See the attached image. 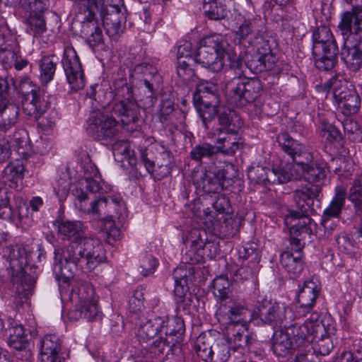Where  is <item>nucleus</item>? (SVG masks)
I'll return each mask as SVG.
<instances>
[{"label": "nucleus", "mask_w": 362, "mask_h": 362, "mask_svg": "<svg viewBox=\"0 0 362 362\" xmlns=\"http://www.w3.org/2000/svg\"><path fill=\"white\" fill-rule=\"evenodd\" d=\"M277 141L284 152L292 158L294 178L303 177L308 182L316 183L320 187L326 178L325 167L321 165H311V153L304 145L292 139L288 133L279 134L277 136Z\"/></svg>", "instance_id": "7ed1b4c3"}, {"label": "nucleus", "mask_w": 362, "mask_h": 362, "mask_svg": "<svg viewBox=\"0 0 362 362\" xmlns=\"http://www.w3.org/2000/svg\"><path fill=\"white\" fill-rule=\"evenodd\" d=\"M177 325L178 326L177 330L170 329L169 331L165 329L163 332L165 337L162 336L161 333L158 339L153 341L152 344L153 349L159 354H162L166 347H172L176 344L180 343L182 341V334L184 332L183 324L181 322H177Z\"/></svg>", "instance_id": "cd10ccee"}, {"label": "nucleus", "mask_w": 362, "mask_h": 362, "mask_svg": "<svg viewBox=\"0 0 362 362\" xmlns=\"http://www.w3.org/2000/svg\"><path fill=\"white\" fill-rule=\"evenodd\" d=\"M158 265V260L150 254H145L140 259L139 270L144 276L154 273Z\"/></svg>", "instance_id": "bf43d9fd"}, {"label": "nucleus", "mask_w": 362, "mask_h": 362, "mask_svg": "<svg viewBox=\"0 0 362 362\" xmlns=\"http://www.w3.org/2000/svg\"><path fill=\"white\" fill-rule=\"evenodd\" d=\"M25 168L21 160L10 162L2 171L4 182L11 188H18L23 180Z\"/></svg>", "instance_id": "bb28decb"}, {"label": "nucleus", "mask_w": 362, "mask_h": 362, "mask_svg": "<svg viewBox=\"0 0 362 362\" xmlns=\"http://www.w3.org/2000/svg\"><path fill=\"white\" fill-rule=\"evenodd\" d=\"M256 47L252 62L259 71H269L274 68L277 57L272 52L269 41L262 37H256V42H253Z\"/></svg>", "instance_id": "f3484780"}, {"label": "nucleus", "mask_w": 362, "mask_h": 362, "mask_svg": "<svg viewBox=\"0 0 362 362\" xmlns=\"http://www.w3.org/2000/svg\"><path fill=\"white\" fill-rule=\"evenodd\" d=\"M194 349L197 356L203 361H209V359H211L213 347L210 340L206 338L205 334L198 336L194 344Z\"/></svg>", "instance_id": "8fccbe9b"}, {"label": "nucleus", "mask_w": 362, "mask_h": 362, "mask_svg": "<svg viewBox=\"0 0 362 362\" xmlns=\"http://www.w3.org/2000/svg\"><path fill=\"white\" fill-rule=\"evenodd\" d=\"M72 299L76 302V307L80 311L81 317L88 321L97 320L100 315L98 298L93 286L87 283H82L73 291Z\"/></svg>", "instance_id": "6e6552de"}, {"label": "nucleus", "mask_w": 362, "mask_h": 362, "mask_svg": "<svg viewBox=\"0 0 362 362\" xmlns=\"http://www.w3.org/2000/svg\"><path fill=\"white\" fill-rule=\"evenodd\" d=\"M218 123L223 126L221 129H235L240 127L241 122L235 112L230 109L224 108L218 115Z\"/></svg>", "instance_id": "603ef678"}, {"label": "nucleus", "mask_w": 362, "mask_h": 362, "mask_svg": "<svg viewBox=\"0 0 362 362\" xmlns=\"http://www.w3.org/2000/svg\"><path fill=\"white\" fill-rule=\"evenodd\" d=\"M24 201L21 199L19 204L15 208L10 205L8 190L4 183L0 182V218L16 224L20 223L25 214H23Z\"/></svg>", "instance_id": "412c9836"}, {"label": "nucleus", "mask_w": 362, "mask_h": 362, "mask_svg": "<svg viewBox=\"0 0 362 362\" xmlns=\"http://www.w3.org/2000/svg\"><path fill=\"white\" fill-rule=\"evenodd\" d=\"M35 119L37 120L38 127L45 133H48L55 127L59 119V115L57 110L52 109Z\"/></svg>", "instance_id": "3c124183"}, {"label": "nucleus", "mask_w": 362, "mask_h": 362, "mask_svg": "<svg viewBox=\"0 0 362 362\" xmlns=\"http://www.w3.org/2000/svg\"><path fill=\"white\" fill-rule=\"evenodd\" d=\"M232 28L235 37L240 41L245 40L253 30L250 19L245 18L240 13H236L234 16Z\"/></svg>", "instance_id": "79ce46f5"}, {"label": "nucleus", "mask_w": 362, "mask_h": 362, "mask_svg": "<svg viewBox=\"0 0 362 362\" xmlns=\"http://www.w3.org/2000/svg\"><path fill=\"white\" fill-rule=\"evenodd\" d=\"M308 212L291 210L285 217V223L291 228V233H305L310 234L313 226L315 225L313 219L308 215Z\"/></svg>", "instance_id": "5701e85b"}, {"label": "nucleus", "mask_w": 362, "mask_h": 362, "mask_svg": "<svg viewBox=\"0 0 362 362\" xmlns=\"http://www.w3.org/2000/svg\"><path fill=\"white\" fill-rule=\"evenodd\" d=\"M320 291V286L317 281L313 279L304 281L298 295L300 305L297 312L299 316H305L307 313L311 312Z\"/></svg>", "instance_id": "aec40b11"}, {"label": "nucleus", "mask_w": 362, "mask_h": 362, "mask_svg": "<svg viewBox=\"0 0 362 362\" xmlns=\"http://www.w3.org/2000/svg\"><path fill=\"white\" fill-rule=\"evenodd\" d=\"M204 10L206 16L211 20H220L227 15V10L223 0L204 1Z\"/></svg>", "instance_id": "a18cd8bd"}, {"label": "nucleus", "mask_w": 362, "mask_h": 362, "mask_svg": "<svg viewBox=\"0 0 362 362\" xmlns=\"http://www.w3.org/2000/svg\"><path fill=\"white\" fill-rule=\"evenodd\" d=\"M106 260L105 250L97 239L83 237L64 249L54 251V273L59 281L66 282L77 267L90 272Z\"/></svg>", "instance_id": "f257e3e1"}, {"label": "nucleus", "mask_w": 362, "mask_h": 362, "mask_svg": "<svg viewBox=\"0 0 362 362\" xmlns=\"http://www.w3.org/2000/svg\"><path fill=\"white\" fill-rule=\"evenodd\" d=\"M351 6V11L341 13L339 28L341 34L362 33V0H347Z\"/></svg>", "instance_id": "2eb2a0df"}, {"label": "nucleus", "mask_w": 362, "mask_h": 362, "mask_svg": "<svg viewBox=\"0 0 362 362\" xmlns=\"http://www.w3.org/2000/svg\"><path fill=\"white\" fill-rule=\"evenodd\" d=\"M224 59H226L224 60V68L233 69L235 74L238 76L237 78H241L240 76L243 74L244 65L240 57L235 53L226 49Z\"/></svg>", "instance_id": "5fc2aeb1"}, {"label": "nucleus", "mask_w": 362, "mask_h": 362, "mask_svg": "<svg viewBox=\"0 0 362 362\" xmlns=\"http://www.w3.org/2000/svg\"><path fill=\"white\" fill-rule=\"evenodd\" d=\"M338 52H331L329 50L322 51V56L315 59V66L322 71L332 69L337 64V54Z\"/></svg>", "instance_id": "4d7b16f0"}, {"label": "nucleus", "mask_w": 362, "mask_h": 362, "mask_svg": "<svg viewBox=\"0 0 362 362\" xmlns=\"http://www.w3.org/2000/svg\"><path fill=\"white\" fill-rule=\"evenodd\" d=\"M71 182L69 179L59 178L54 186V191L59 202L64 201L69 192Z\"/></svg>", "instance_id": "0e129e2a"}, {"label": "nucleus", "mask_w": 362, "mask_h": 362, "mask_svg": "<svg viewBox=\"0 0 362 362\" xmlns=\"http://www.w3.org/2000/svg\"><path fill=\"white\" fill-rule=\"evenodd\" d=\"M281 264L288 273L297 276L301 273L303 269V262L301 258V254L295 255L291 251H284L281 255Z\"/></svg>", "instance_id": "4c0bfd02"}, {"label": "nucleus", "mask_w": 362, "mask_h": 362, "mask_svg": "<svg viewBox=\"0 0 362 362\" xmlns=\"http://www.w3.org/2000/svg\"><path fill=\"white\" fill-rule=\"evenodd\" d=\"M292 177L294 178V173L292 165L290 164L279 168H272V170L267 168L265 184L286 183L291 180Z\"/></svg>", "instance_id": "58836bf2"}, {"label": "nucleus", "mask_w": 362, "mask_h": 362, "mask_svg": "<svg viewBox=\"0 0 362 362\" xmlns=\"http://www.w3.org/2000/svg\"><path fill=\"white\" fill-rule=\"evenodd\" d=\"M320 136L329 142H333L339 136V130L332 124L322 122L320 131Z\"/></svg>", "instance_id": "338daca9"}, {"label": "nucleus", "mask_w": 362, "mask_h": 362, "mask_svg": "<svg viewBox=\"0 0 362 362\" xmlns=\"http://www.w3.org/2000/svg\"><path fill=\"white\" fill-rule=\"evenodd\" d=\"M87 210H83V212L91 214L95 216V218L98 219L103 215H108L111 213L110 210V202L107 198H100L87 205Z\"/></svg>", "instance_id": "09e8293b"}, {"label": "nucleus", "mask_w": 362, "mask_h": 362, "mask_svg": "<svg viewBox=\"0 0 362 362\" xmlns=\"http://www.w3.org/2000/svg\"><path fill=\"white\" fill-rule=\"evenodd\" d=\"M117 125L112 115L94 111L89 117L87 130L96 139H112L118 133Z\"/></svg>", "instance_id": "9b49d317"}, {"label": "nucleus", "mask_w": 362, "mask_h": 362, "mask_svg": "<svg viewBox=\"0 0 362 362\" xmlns=\"http://www.w3.org/2000/svg\"><path fill=\"white\" fill-rule=\"evenodd\" d=\"M214 96H218L217 86L212 83L206 82L197 87V93L194 95V103L195 100L202 101L204 98L207 100H213Z\"/></svg>", "instance_id": "6e6d98bb"}, {"label": "nucleus", "mask_w": 362, "mask_h": 362, "mask_svg": "<svg viewBox=\"0 0 362 362\" xmlns=\"http://www.w3.org/2000/svg\"><path fill=\"white\" fill-rule=\"evenodd\" d=\"M226 94L230 103L237 106L254 102L262 91L261 81L255 78H234L226 83Z\"/></svg>", "instance_id": "39448f33"}, {"label": "nucleus", "mask_w": 362, "mask_h": 362, "mask_svg": "<svg viewBox=\"0 0 362 362\" xmlns=\"http://www.w3.org/2000/svg\"><path fill=\"white\" fill-rule=\"evenodd\" d=\"M318 185L307 184L294 192V200L297 208L303 212H309L313 199L319 195Z\"/></svg>", "instance_id": "a878e982"}, {"label": "nucleus", "mask_w": 362, "mask_h": 362, "mask_svg": "<svg viewBox=\"0 0 362 362\" xmlns=\"http://www.w3.org/2000/svg\"><path fill=\"white\" fill-rule=\"evenodd\" d=\"M12 146L21 155L27 153L28 139L26 132L23 129L16 131L12 137Z\"/></svg>", "instance_id": "13d9d810"}, {"label": "nucleus", "mask_w": 362, "mask_h": 362, "mask_svg": "<svg viewBox=\"0 0 362 362\" xmlns=\"http://www.w3.org/2000/svg\"><path fill=\"white\" fill-rule=\"evenodd\" d=\"M31 99H27L23 103V111L34 118L39 117L47 111L49 103L35 90L31 91Z\"/></svg>", "instance_id": "c756f323"}, {"label": "nucleus", "mask_w": 362, "mask_h": 362, "mask_svg": "<svg viewBox=\"0 0 362 362\" xmlns=\"http://www.w3.org/2000/svg\"><path fill=\"white\" fill-rule=\"evenodd\" d=\"M62 342L55 334H45L40 342L39 362H64L59 356Z\"/></svg>", "instance_id": "6ab92c4d"}, {"label": "nucleus", "mask_w": 362, "mask_h": 362, "mask_svg": "<svg viewBox=\"0 0 362 362\" xmlns=\"http://www.w3.org/2000/svg\"><path fill=\"white\" fill-rule=\"evenodd\" d=\"M206 233L204 230L194 228L191 230L188 239L190 249L186 255L189 257L192 264L200 262L205 258L213 259L218 253V245L211 241H205Z\"/></svg>", "instance_id": "0eeeda50"}, {"label": "nucleus", "mask_w": 362, "mask_h": 362, "mask_svg": "<svg viewBox=\"0 0 362 362\" xmlns=\"http://www.w3.org/2000/svg\"><path fill=\"white\" fill-rule=\"evenodd\" d=\"M19 51L16 36L11 33L6 26L0 28V60L4 66H13Z\"/></svg>", "instance_id": "a211bd4d"}, {"label": "nucleus", "mask_w": 362, "mask_h": 362, "mask_svg": "<svg viewBox=\"0 0 362 362\" xmlns=\"http://www.w3.org/2000/svg\"><path fill=\"white\" fill-rule=\"evenodd\" d=\"M233 332L232 337L229 338L228 346L233 354H243L245 352V346L248 345L249 338L247 334V326L241 325L238 327L233 329L228 327Z\"/></svg>", "instance_id": "f704fd0d"}, {"label": "nucleus", "mask_w": 362, "mask_h": 362, "mask_svg": "<svg viewBox=\"0 0 362 362\" xmlns=\"http://www.w3.org/2000/svg\"><path fill=\"white\" fill-rule=\"evenodd\" d=\"M296 345L286 328L276 330L273 335L272 349L278 356H286Z\"/></svg>", "instance_id": "7c9ffc66"}, {"label": "nucleus", "mask_w": 362, "mask_h": 362, "mask_svg": "<svg viewBox=\"0 0 362 362\" xmlns=\"http://www.w3.org/2000/svg\"><path fill=\"white\" fill-rule=\"evenodd\" d=\"M112 153L117 162L127 161L128 165L132 167L136 165V159L134 151L131 149L129 143L124 141L115 142L112 146Z\"/></svg>", "instance_id": "c9c22d12"}, {"label": "nucleus", "mask_w": 362, "mask_h": 362, "mask_svg": "<svg viewBox=\"0 0 362 362\" xmlns=\"http://www.w3.org/2000/svg\"><path fill=\"white\" fill-rule=\"evenodd\" d=\"M79 13H84L82 32L88 35V42L91 47L100 45L103 41L101 28L94 21L96 11L103 16V25L107 33L117 34L120 28L119 4L120 0H74Z\"/></svg>", "instance_id": "f03ea898"}, {"label": "nucleus", "mask_w": 362, "mask_h": 362, "mask_svg": "<svg viewBox=\"0 0 362 362\" xmlns=\"http://www.w3.org/2000/svg\"><path fill=\"white\" fill-rule=\"evenodd\" d=\"M346 189L341 186L335 187V193L329 206L325 209L323 216L325 218L338 217L345 204Z\"/></svg>", "instance_id": "72a5a7b5"}, {"label": "nucleus", "mask_w": 362, "mask_h": 362, "mask_svg": "<svg viewBox=\"0 0 362 362\" xmlns=\"http://www.w3.org/2000/svg\"><path fill=\"white\" fill-rule=\"evenodd\" d=\"M18 115V107L10 102L6 86L0 83V129L6 131L14 126Z\"/></svg>", "instance_id": "dca6fc26"}, {"label": "nucleus", "mask_w": 362, "mask_h": 362, "mask_svg": "<svg viewBox=\"0 0 362 362\" xmlns=\"http://www.w3.org/2000/svg\"><path fill=\"white\" fill-rule=\"evenodd\" d=\"M58 233L63 239L80 240L84 235L83 226L81 221H61L58 223Z\"/></svg>", "instance_id": "2f4dec72"}, {"label": "nucleus", "mask_w": 362, "mask_h": 362, "mask_svg": "<svg viewBox=\"0 0 362 362\" xmlns=\"http://www.w3.org/2000/svg\"><path fill=\"white\" fill-rule=\"evenodd\" d=\"M5 331L8 337V343L10 346L17 350H21L25 346L28 339L24 328L21 325L14 322L11 327L6 329Z\"/></svg>", "instance_id": "e433bc0d"}, {"label": "nucleus", "mask_w": 362, "mask_h": 362, "mask_svg": "<svg viewBox=\"0 0 362 362\" xmlns=\"http://www.w3.org/2000/svg\"><path fill=\"white\" fill-rule=\"evenodd\" d=\"M187 266L177 267L173 272V278L175 279L174 293L178 298L177 301H182V298L188 292L187 270Z\"/></svg>", "instance_id": "a19ab883"}, {"label": "nucleus", "mask_w": 362, "mask_h": 362, "mask_svg": "<svg viewBox=\"0 0 362 362\" xmlns=\"http://www.w3.org/2000/svg\"><path fill=\"white\" fill-rule=\"evenodd\" d=\"M256 315L264 323L273 327H283L287 321H293L297 316L287 305L267 299L258 301Z\"/></svg>", "instance_id": "423d86ee"}, {"label": "nucleus", "mask_w": 362, "mask_h": 362, "mask_svg": "<svg viewBox=\"0 0 362 362\" xmlns=\"http://www.w3.org/2000/svg\"><path fill=\"white\" fill-rule=\"evenodd\" d=\"M116 100L111 107L112 113L120 118L124 125L135 123L139 119V108L132 99V93L127 85L116 93Z\"/></svg>", "instance_id": "1a4fd4ad"}, {"label": "nucleus", "mask_w": 362, "mask_h": 362, "mask_svg": "<svg viewBox=\"0 0 362 362\" xmlns=\"http://www.w3.org/2000/svg\"><path fill=\"white\" fill-rule=\"evenodd\" d=\"M192 60L180 59L177 60L176 71L178 76L184 81L189 80L194 76V70L190 66Z\"/></svg>", "instance_id": "e2e57ef3"}, {"label": "nucleus", "mask_w": 362, "mask_h": 362, "mask_svg": "<svg viewBox=\"0 0 362 362\" xmlns=\"http://www.w3.org/2000/svg\"><path fill=\"white\" fill-rule=\"evenodd\" d=\"M354 30L350 33L341 34L344 37V46L341 48V59L346 67L352 71H358L362 64V51L360 48L361 37Z\"/></svg>", "instance_id": "ddd939ff"}, {"label": "nucleus", "mask_w": 362, "mask_h": 362, "mask_svg": "<svg viewBox=\"0 0 362 362\" xmlns=\"http://www.w3.org/2000/svg\"><path fill=\"white\" fill-rule=\"evenodd\" d=\"M252 316L253 314L250 310L240 304L233 305L225 315L226 323L233 327L247 326V322L252 320Z\"/></svg>", "instance_id": "c85d7f7f"}, {"label": "nucleus", "mask_w": 362, "mask_h": 362, "mask_svg": "<svg viewBox=\"0 0 362 362\" xmlns=\"http://www.w3.org/2000/svg\"><path fill=\"white\" fill-rule=\"evenodd\" d=\"M228 44L223 36L212 34L200 40L194 54V61L214 72L224 69V54Z\"/></svg>", "instance_id": "20e7f679"}, {"label": "nucleus", "mask_w": 362, "mask_h": 362, "mask_svg": "<svg viewBox=\"0 0 362 362\" xmlns=\"http://www.w3.org/2000/svg\"><path fill=\"white\" fill-rule=\"evenodd\" d=\"M168 315L155 316L141 324L138 329L137 336L139 340L144 342L149 341L158 334L163 333L165 329H169Z\"/></svg>", "instance_id": "4be33fe9"}, {"label": "nucleus", "mask_w": 362, "mask_h": 362, "mask_svg": "<svg viewBox=\"0 0 362 362\" xmlns=\"http://www.w3.org/2000/svg\"><path fill=\"white\" fill-rule=\"evenodd\" d=\"M207 137L214 140L217 153L232 155L243 146L241 137L235 129L217 128L214 132H208Z\"/></svg>", "instance_id": "4468645a"}, {"label": "nucleus", "mask_w": 362, "mask_h": 362, "mask_svg": "<svg viewBox=\"0 0 362 362\" xmlns=\"http://www.w3.org/2000/svg\"><path fill=\"white\" fill-rule=\"evenodd\" d=\"M347 84L348 82L342 76L337 75L330 78L325 86L332 90L333 95L337 100H342L346 97Z\"/></svg>", "instance_id": "49530a36"}, {"label": "nucleus", "mask_w": 362, "mask_h": 362, "mask_svg": "<svg viewBox=\"0 0 362 362\" xmlns=\"http://www.w3.org/2000/svg\"><path fill=\"white\" fill-rule=\"evenodd\" d=\"M62 66L66 80L71 89H82L86 84V78L80 59L72 47H66L62 59Z\"/></svg>", "instance_id": "9d476101"}, {"label": "nucleus", "mask_w": 362, "mask_h": 362, "mask_svg": "<svg viewBox=\"0 0 362 362\" xmlns=\"http://www.w3.org/2000/svg\"><path fill=\"white\" fill-rule=\"evenodd\" d=\"M313 51L315 54L320 50H329L334 54L338 47L330 29L327 26L318 27L313 34Z\"/></svg>", "instance_id": "b1692460"}, {"label": "nucleus", "mask_w": 362, "mask_h": 362, "mask_svg": "<svg viewBox=\"0 0 362 362\" xmlns=\"http://www.w3.org/2000/svg\"><path fill=\"white\" fill-rule=\"evenodd\" d=\"M333 332L326 333L325 329L318 334V337L313 338L314 349L322 355H327L334 347L332 337Z\"/></svg>", "instance_id": "de8ad7c7"}, {"label": "nucleus", "mask_w": 362, "mask_h": 362, "mask_svg": "<svg viewBox=\"0 0 362 362\" xmlns=\"http://www.w3.org/2000/svg\"><path fill=\"white\" fill-rule=\"evenodd\" d=\"M216 148L214 146L208 143L196 145L190 152L192 160L200 161L203 158H210L216 153Z\"/></svg>", "instance_id": "864d4df0"}, {"label": "nucleus", "mask_w": 362, "mask_h": 362, "mask_svg": "<svg viewBox=\"0 0 362 362\" xmlns=\"http://www.w3.org/2000/svg\"><path fill=\"white\" fill-rule=\"evenodd\" d=\"M219 102V97L214 96L213 100H207V98H204L203 100H195V103H194V107L199 117L202 119L204 125H206V122L214 118L219 111L217 109Z\"/></svg>", "instance_id": "473e14b6"}, {"label": "nucleus", "mask_w": 362, "mask_h": 362, "mask_svg": "<svg viewBox=\"0 0 362 362\" xmlns=\"http://www.w3.org/2000/svg\"><path fill=\"white\" fill-rule=\"evenodd\" d=\"M224 171L217 166H209L202 175V188L208 193H215L223 188Z\"/></svg>", "instance_id": "393cba45"}, {"label": "nucleus", "mask_w": 362, "mask_h": 362, "mask_svg": "<svg viewBox=\"0 0 362 362\" xmlns=\"http://www.w3.org/2000/svg\"><path fill=\"white\" fill-rule=\"evenodd\" d=\"M25 23L27 25V33L34 37H40L47 31L45 20L42 15V12H30Z\"/></svg>", "instance_id": "ea45409f"}, {"label": "nucleus", "mask_w": 362, "mask_h": 362, "mask_svg": "<svg viewBox=\"0 0 362 362\" xmlns=\"http://www.w3.org/2000/svg\"><path fill=\"white\" fill-rule=\"evenodd\" d=\"M144 294L142 291L136 289L129 300V309L131 313H137L144 308Z\"/></svg>", "instance_id": "69168bd1"}, {"label": "nucleus", "mask_w": 362, "mask_h": 362, "mask_svg": "<svg viewBox=\"0 0 362 362\" xmlns=\"http://www.w3.org/2000/svg\"><path fill=\"white\" fill-rule=\"evenodd\" d=\"M292 322L287 321L283 327L286 328L296 346L305 342H313V338H317L318 334L324 331V325L317 320H306L302 325L291 324Z\"/></svg>", "instance_id": "f8f14e48"}, {"label": "nucleus", "mask_w": 362, "mask_h": 362, "mask_svg": "<svg viewBox=\"0 0 362 362\" xmlns=\"http://www.w3.org/2000/svg\"><path fill=\"white\" fill-rule=\"evenodd\" d=\"M11 266L13 268L22 269L28 263V253L24 246L13 245L7 249Z\"/></svg>", "instance_id": "c03bdc74"}, {"label": "nucleus", "mask_w": 362, "mask_h": 362, "mask_svg": "<svg viewBox=\"0 0 362 362\" xmlns=\"http://www.w3.org/2000/svg\"><path fill=\"white\" fill-rule=\"evenodd\" d=\"M49 0H19L20 6L26 11L43 12L48 8Z\"/></svg>", "instance_id": "680f3d73"}, {"label": "nucleus", "mask_w": 362, "mask_h": 362, "mask_svg": "<svg viewBox=\"0 0 362 362\" xmlns=\"http://www.w3.org/2000/svg\"><path fill=\"white\" fill-rule=\"evenodd\" d=\"M57 62L54 57H43L39 62L40 80L43 85H47L52 79L56 71Z\"/></svg>", "instance_id": "37998d69"}, {"label": "nucleus", "mask_w": 362, "mask_h": 362, "mask_svg": "<svg viewBox=\"0 0 362 362\" xmlns=\"http://www.w3.org/2000/svg\"><path fill=\"white\" fill-rule=\"evenodd\" d=\"M230 349L229 346L226 344H217L213 348V354L211 359L209 361L212 362H226L230 356Z\"/></svg>", "instance_id": "774afa93"}, {"label": "nucleus", "mask_w": 362, "mask_h": 362, "mask_svg": "<svg viewBox=\"0 0 362 362\" xmlns=\"http://www.w3.org/2000/svg\"><path fill=\"white\" fill-rule=\"evenodd\" d=\"M230 283L226 276H220L214 280L213 288L215 296L221 299L228 297L230 291Z\"/></svg>", "instance_id": "052dcab7"}]
</instances>
